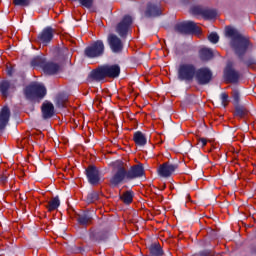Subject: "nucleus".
<instances>
[{
  "mask_svg": "<svg viewBox=\"0 0 256 256\" xmlns=\"http://www.w3.org/2000/svg\"><path fill=\"white\" fill-rule=\"evenodd\" d=\"M143 175H145L143 164H137L127 169V164L117 160L114 162L112 176L109 181L111 187H119V185H123V183H129V181H133V179H139V177H143Z\"/></svg>",
  "mask_w": 256,
  "mask_h": 256,
  "instance_id": "f257e3e1",
  "label": "nucleus"
},
{
  "mask_svg": "<svg viewBox=\"0 0 256 256\" xmlns=\"http://www.w3.org/2000/svg\"><path fill=\"white\" fill-rule=\"evenodd\" d=\"M225 35L230 39V47L233 51L241 57L247 53V49L250 47L249 39L247 37L241 35L237 29L227 26L225 29Z\"/></svg>",
  "mask_w": 256,
  "mask_h": 256,
  "instance_id": "f03ea898",
  "label": "nucleus"
},
{
  "mask_svg": "<svg viewBox=\"0 0 256 256\" xmlns=\"http://www.w3.org/2000/svg\"><path fill=\"white\" fill-rule=\"evenodd\" d=\"M24 93L26 99H43L47 95V89L43 84L34 82L26 87Z\"/></svg>",
  "mask_w": 256,
  "mask_h": 256,
  "instance_id": "7ed1b4c3",
  "label": "nucleus"
},
{
  "mask_svg": "<svg viewBox=\"0 0 256 256\" xmlns=\"http://www.w3.org/2000/svg\"><path fill=\"white\" fill-rule=\"evenodd\" d=\"M197 73V67L191 63H182L178 67V79L180 81H193Z\"/></svg>",
  "mask_w": 256,
  "mask_h": 256,
  "instance_id": "20e7f679",
  "label": "nucleus"
},
{
  "mask_svg": "<svg viewBox=\"0 0 256 256\" xmlns=\"http://www.w3.org/2000/svg\"><path fill=\"white\" fill-rule=\"evenodd\" d=\"M32 67H42L44 73L47 75H55L60 69V67L56 63L47 62L41 57H36L31 62Z\"/></svg>",
  "mask_w": 256,
  "mask_h": 256,
  "instance_id": "39448f33",
  "label": "nucleus"
},
{
  "mask_svg": "<svg viewBox=\"0 0 256 256\" xmlns=\"http://www.w3.org/2000/svg\"><path fill=\"white\" fill-rule=\"evenodd\" d=\"M84 53L89 59L101 57L105 53V44L101 40H97L85 48Z\"/></svg>",
  "mask_w": 256,
  "mask_h": 256,
  "instance_id": "423d86ee",
  "label": "nucleus"
},
{
  "mask_svg": "<svg viewBox=\"0 0 256 256\" xmlns=\"http://www.w3.org/2000/svg\"><path fill=\"white\" fill-rule=\"evenodd\" d=\"M176 31L178 33H182L184 35H200L201 29L198 27L195 22L189 21V22H182L180 24H177L175 27Z\"/></svg>",
  "mask_w": 256,
  "mask_h": 256,
  "instance_id": "0eeeda50",
  "label": "nucleus"
},
{
  "mask_svg": "<svg viewBox=\"0 0 256 256\" xmlns=\"http://www.w3.org/2000/svg\"><path fill=\"white\" fill-rule=\"evenodd\" d=\"M212 77L213 74L211 73V70L207 68L196 69V74L194 76L199 85H207V83L211 81Z\"/></svg>",
  "mask_w": 256,
  "mask_h": 256,
  "instance_id": "6e6552de",
  "label": "nucleus"
},
{
  "mask_svg": "<svg viewBox=\"0 0 256 256\" xmlns=\"http://www.w3.org/2000/svg\"><path fill=\"white\" fill-rule=\"evenodd\" d=\"M133 24V18L131 16H125L122 21L117 25L116 32L120 37H125L127 33H129V29H131V25Z\"/></svg>",
  "mask_w": 256,
  "mask_h": 256,
  "instance_id": "1a4fd4ad",
  "label": "nucleus"
},
{
  "mask_svg": "<svg viewBox=\"0 0 256 256\" xmlns=\"http://www.w3.org/2000/svg\"><path fill=\"white\" fill-rule=\"evenodd\" d=\"M53 37H55V29L46 27L42 30V33L38 35V41L42 43V45H49V43L53 41Z\"/></svg>",
  "mask_w": 256,
  "mask_h": 256,
  "instance_id": "9d476101",
  "label": "nucleus"
},
{
  "mask_svg": "<svg viewBox=\"0 0 256 256\" xmlns=\"http://www.w3.org/2000/svg\"><path fill=\"white\" fill-rule=\"evenodd\" d=\"M108 43L113 53H121L123 50V42L117 35L110 34L108 36Z\"/></svg>",
  "mask_w": 256,
  "mask_h": 256,
  "instance_id": "9b49d317",
  "label": "nucleus"
},
{
  "mask_svg": "<svg viewBox=\"0 0 256 256\" xmlns=\"http://www.w3.org/2000/svg\"><path fill=\"white\" fill-rule=\"evenodd\" d=\"M176 169L177 165L171 163H164L159 167L158 173L160 177H171V175L175 173Z\"/></svg>",
  "mask_w": 256,
  "mask_h": 256,
  "instance_id": "f8f14e48",
  "label": "nucleus"
},
{
  "mask_svg": "<svg viewBox=\"0 0 256 256\" xmlns=\"http://www.w3.org/2000/svg\"><path fill=\"white\" fill-rule=\"evenodd\" d=\"M86 175H87L88 181H89V183H91V185H97V183H99V181H100L99 170H97L96 167H94V166L88 167L86 170Z\"/></svg>",
  "mask_w": 256,
  "mask_h": 256,
  "instance_id": "ddd939ff",
  "label": "nucleus"
},
{
  "mask_svg": "<svg viewBox=\"0 0 256 256\" xmlns=\"http://www.w3.org/2000/svg\"><path fill=\"white\" fill-rule=\"evenodd\" d=\"M10 117L11 110H9V107H3L0 111V130H3L5 127H7Z\"/></svg>",
  "mask_w": 256,
  "mask_h": 256,
  "instance_id": "4468645a",
  "label": "nucleus"
},
{
  "mask_svg": "<svg viewBox=\"0 0 256 256\" xmlns=\"http://www.w3.org/2000/svg\"><path fill=\"white\" fill-rule=\"evenodd\" d=\"M104 71L106 73V77L115 79L119 77L121 73V68L119 67V65H106L104 66Z\"/></svg>",
  "mask_w": 256,
  "mask_h": 256,
  "instance_id": "2eb2a0df",
  "label": "nucleus"
},
{
  "mask_svg": "<svg viewBox=\"0 0 256 256\" xmlns=\"http://www.w3.org/2000/svg\"><path fill=\"white\" fill-rule=\"evenodd\" d=\"M55 114V106L52 103L46 102L42 105V117L44 119H51Z\"/></svg>",
  "mask_w": 256,
  "mask_h": 256,
  "instance_id": "dca6fc26",
  "label": "nucleus"
},
{
  "mask_svg": "<svg viewBox=\"0 0 256 256\" xmlns=\"http://www.w3.org/2000/svg\"><path fill=\"white\" fill-rule=\"evenodd\" d=\"M225 77L230 83H237L239 81V73L229 66L225 69Z\"/></svg>",
  "mask_w": 256,
  "mask_h": 256,
  "instance_id": "f3484780",
  "label": "nucleus"
},
{
  "mask_svg": "<svg viewBox=\"0 0 256 256\" xmlns=\"http://www.w3.org/2000/svg\"><path fill=\"white\" fill-rule=\"evenodd\" d=\"M133 141L138 147H145V145H147V136L141 131H137L134 133Z\"/></svg>",
  "mask_w": 256,
  "mask_h": 256,
  "instance_id": "a211bd4d",
  "label": "nucleus"
},
{
  "mask_svg": "<svg viewBox=\"0 0 256 256\" xmlns=\"http://www.w3.org/2000/svg\"><path fill=\"white\" fill-rule=\"evenodd\" d=\"M90 77L94 79V81H103V79L107 77L104 66L92 71Z\"/></svg>",
  "mask_w": 256,
  "mask_h": 256,
  "instance_id": "6ab92c4d",
  "label": "nucleus"
},
{
  "mask_svg": "<svg viewBox=\"0 0 256 256\" xmlns=\"http://www.w3.org/2000/svg\"><path fill=\"white\" fill-rule=\"evenodd\" d=\"M159 15H161V8L155 4H148L146 17H159Z\"/></svg>",
  "mask_w": 256,
  "mask_h": 256,
  "instance_id": "aec40b11",
  "label": "nucleus"
},
{
  "mask_svg": "<svg viewBox=\"0 0 256 256\" xmlns=\"http://www.w3.org/2000/svg\"><path fill=\"white\" fill-rule=\"evenodd\" d=\"M13 89H15V86H13L9 81H3L0 83V93H2L3 97H7Z\"/></svg>",
  "mask_w": 256,
  "mask_h": 256,
  "instance_id": "412c9836",
  "label": "nucleus"
},
{
  "mask_svg": "<svg viewBox=\"0 0 256 256\" xmlns=\"http://www.w3.org/2000/svg\"><path fill=\"white\" fill-rule=\"evenodd\" d=\"M59 205H61V201L59 197L56 196L47 203L46 208L49 212L56 211V209H59Z\"/></svg>",
  "mask_w": 256,
  "mask_h": 256,
  "instance_id": "4be33fe9",
  "label": "nucleus"
},
{
  "mask_svg": "<svg viewBox=\"0 0 256 256\" xmlns=\"http://www.w3.org/2000/svg\"><path fill=\"white\" fill-rule=\"evenodd\" d=\"M200 58L203 61H209V59H213V51L209 48H202L200 50Z\"/></svg>",
  "mask_w": 256,
  "mask_h": 256,
  "instance_id": "5701e85b",
  "label": "nucleus"
},
{
  "mask_svg": "<svg viewBox=\"0 0 256 256\" xmlns=\"http://www.w3.org/2000/svg\"><path fill=\"white\" fill-rule=\"evenodd\" d=\"M121 201L125 203V205H130V203H133V192L126 191L120 196Z\"/></svg>",
  "mask_w": 256,
  "mask_h": 256,
  "instance_id": "b1692460",
  "label": "nucleus"
},
{
  "mask_svg": "<svg viewBox=\"0 0 256 256\" xmlns=\"http://www.w3.org/2000/svg\"><path fill=\"white\" fill-rule=\"evenodd\" d=\"M150 254L152 256H161L163 255V250L161 249V246L158 244H152L150 246Z\"/></svg>",
  "mask_w": 256,
  "mask_h": 256,
  "instance_id": "393cba45",
  "label": "nucleus"
},
{
  "mask_svg": "<svg viewBox=\"0 0 256 256\" xmlns=\"http://www.w3.org/2000/svg\"><path fill=\"white\" fill-rule=\"evenodd\" d=\"M201 14L204 19H215L217 17V11L211 9L202 10Z\"/></svg>",
  "mask_w": 256,
  "mask_h": 256,
  "instance_id": "a878e982",
  "label": "nucleus"
},
{
  "mask_svg": "<svg viewBox=\"0 0 256 256\" xmlns=\"http://www.w3.org/2000/svg\"><path fill=\"white\" fill-rule=\"evenodd\" d=\"M77 221L80 225H89V222L91 221V215L89 214L79 215Z\"/></svg>",
  "mask_w": 256,
  "mask_h": 256,
  "instance_id": "bb28decb",
  "label": "nucleus"
},
{
  "mask_svg": "<svg viewBox=\"0 0 256 256\" xmlns=\"http://www.w3.org/2000/svg\"><path fill=\"white\" fill-rule=\"evenodd\" d=\"M99 200V192H90L86 198L87 203H95Z\"/></svg>",
  "mask_w": 256,
  "mask_h": 256,
  "instance_id": "cd10ccee",
  "label": "nucleus"
},
{
  "mask_svg": "<svg viewBox=\"0 0 256 256\" xmlns=\"http://www.w3.org/2000/svg\"><path fill=\"white\" fill-rule=\"evenodd\" d=\"M108 235L105 232H96L93 236L94 241H105L107 239Z\"/></svg>",
  "mask_w": 256,
  "mask_h": 256,
  "instance_id": "c85d7f7f",
  "label": "nucleus"
},
{
  "mask_svg": "<svg viewBox=\"0 0 256 256\" xmlns=\"http://www.w3.org/2000/svg\"><path fill=\"white\" fill-rule=\"evenodd\" d=\"M235 115L236 117H245L247 110L244 107H236Z\"/></svg>",
  "mask_w": 256,
  "mask_h": 256,
  "instance_id": "c756f323",
  "label": "nucleus"
},
{
  "mask_svg": "<svg viewBox=\"0 0 256 256\" xmlns=\"http://www.w3.org/2000/svg\"><path fill=\"white\" fill-rule=\"evenodd\" d=\"M208 40L210 41V43H213L215 45V44L219 43V35L215 32H212L208 36Z\"/></svg>",
  "mask_w": 256,
  "mask_h": 256,
  "instance_id": "7c9ffc66",
  "label": "nucleus"
},
{
  "mask_svg": "<svg viewBox=\"0 0 256 256\" xmlns=\"http://www.w3.org/2000/svg\"><path fill=\"white\" fill-rule=\"evenodd\" d=\"M220 99L223 107H226L227 105H229V95H227V93H222L220 95Z\"/></svg>",
  "mask_w": 256,
  "mask_h": 256,
  "instance_id": "2f4dec72",
  "label": "nucleus"
},
{
  "mask_svg": "<svg viewBox=\"0 0 256 256\" xmlns=\"http://www.w3.org/2000/svg\"><path fill=\"white\" fill-rule=\"evenodd\" d=\"M14 5H19L21 7H27V5H29V0H14Z\"/></svg>",
  "mask_w": 256,
  "mask_h": 256,
  "instance_id": "473e14b6",
  "label": "nucleus"
},
{
  "mask_svg": "<svg viewBox=\"0 0 256 256\" xmlns=\"http://www.w3.org/2000/svg\"><path fill=\"white\" fill-rule=\"evenodd\" d=\"M207 145V139L206 138H199L197 142V146L203 149Z\"/></svg>",
  "mask_w": 256,
  "mask_h": 256,
  "instance_id": "72a5a7b5",
  "label": "nucleus"
},
{
  "mask_svg": "<svg viewBox=\"0 0 256 256\" xmlns=\"http://www.w3.org/2000/svg\"><path fill=\"white\" fill-rule=\"evenodd\" d=\"M232 97H233L235 103H239V92L237 90L233 91Z\"/></svg>",
  "mask_w": 256,
  "mask_h": 256,
  "instance_id": "f704fd0d",
  "label": "nucleus"
},
{
  "mask_svg": "<svg viewBox=\"0 0 256 256\" xmlns=\"http://www.w3.org/2000/svg\"><path fill=\"white\" fill-rule=\"evenodd\" d=\"M7 73L8 75H13V68L7 67Z\"/></svg>",
  "mask_w": 256,
  "mask_h": 256,
  "instance_id": "c9c22d12",
  "label": "nucleus"
},
{
  "mask_svg": "<svg viewBox=\"0 0 256 256\" xmlns=\"http://www.w3.org/2000/svg\"><path fill=\"white\" fill-rule=\"evenodd\" d=\"M57 105L58 107H64L65 106V102H59V100L57 101Z\"/></svg>",
  "mask_w": 256,
  "mask_h": 256,
  "instance_id": "e433bc0d",
  "label": "nucleus"
}]
</instances>
